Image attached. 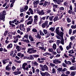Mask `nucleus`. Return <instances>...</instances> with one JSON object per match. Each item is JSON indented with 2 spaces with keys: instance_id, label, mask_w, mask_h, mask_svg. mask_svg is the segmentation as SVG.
I'll return each mask as SVG.
<instances>
[{
  "instance_id": "obj_1",
  "label": "nucleus",
  "mask_w": 76,
  "mask_h": 76,
  "mask_svg": "<svg viewBox=\"0 0 76 76\" xmlns=\"http://www.w3.org/2000/svg\"><path fill=\"white\" fill-rule=\"evenodd\" d=\"M6 15V11H4L1 13L0 15V20H2L3 21L5 20V15Z\"/></svg>"
},
{
  "instance_id": "obj_2",
  "label": "nucleus",
  "mask_w": 76,
  "mask_h": 76,
  "mask_svg": "<svg viewBox=\"0 0 76 76\" xmlns=\"http://www.w3.org/2000/svg\"><path fill=\"white\" fill-rule=\"evenodd\" d=\"M22 67L23 70H29V69L28 68V66L27 65V63H24L22 65Z\"/></svg>"
},
{
  "instance_id": "obj_3",
  "label": "nucleus",
  "mask_w": 76,
  "mask_h": 76,
  "mask_svg": "<svg viewBox=\"0 0 76 76\" xmlns=\"http://www.w3.org/2000/svg\"><path fill=\"white\" fill-rule=\"evenodd\" d=\"M37 13L39 15H44L45 14V12H44V10H41V11L39 10H38Z\"/></svg>"
},
{
  "instance_id": "obj_4",
  "label": "nucleus",
  "mask_w": 76,
  "mask_h": 76,
  "mask_svg": "<svg viewBox=\"0 0 76 76\" xmlns=\"http://www.w3.org/2000/svg\"><path fill=\"white\" fill-rule=\"evenodd\" d=\"M17 70L13 72L15 75H19L21 73V72L19 71V69H17Z\"/></svg>"
},
{
  "instance_id": "obj_5",
  "label": "nucleus",
  "mask_w": 76,
  "mask_h": 76,
  "mask_svg": "<svg viewBox=\"0 0 76 76\" xmlns=\"http://www.w3.org/2000/svg\"><path fill=\"white\" fill-rule=\"evenodd\" d=\"M34 22L35 23H36V22H38V17L37 15H36L34 16Z\"/></svg>"
},
{
  "instance_id": "obj_6",
  "label": "nucleus",
  "mask_w": 76,
  "mask_h": 76,
  "mask_svg": "<svg viewBox=\"0 0 76 76\" xmlns=\"http://www.w3.org/2000/svg\"><path fill=\"white\" fill-rule=\"evenodd\" d=\"M47 25H48V21H46L45 23H43L42 24V28H45L46 26H47Z\"/></svg>"
},
{
  "instance_id": "obj_7",
  "label": "nucleus",
  "mask_w": 76,
  "mask_h": 76,
  "mask_svg": "<svg viewBox=\"0 0 76 76\" xmlns=\"http://www.w3.org/2000/svg\"><path fill=\"white\" fill-rule=\"evenodd\" d=\"M64 62L66 64H68V65H71V64H72V63H71V62H70V61H67L66 60H65Z\"/></svg>"
},
{
  "instance_id": "obj_8",
  "label": "nucleus",
  "mask_w": 76,
  "mask_h": 76,
  "mask_svg": "<svg viewBox=\"0 0 76 76\" xmlns=\"http://www.w3.org/2000/svg\"><path fill=\"white\" fill-rule=\"evenodd\" d=\"M63 1V0H56V2L58 4H61V3Z\"/></svg>"
},
{
  "instance_id": "obj_9",
  "label": "nucleus",
  "mask_w": 76,
  "mask_h": 76,
  "mask_svg": "<svg viewBox=\"0 0 76 76\" xmlns=\"http://www.w3.org/2000/svg\"><path fill=\"white\" fill-rule=\"evenodd\" d=\"M21 47H19V46H17L16 47V49L17 50V51L19 52L21 50Z\"/></svg>"
},
{
  "instance_id": "obj_10",
  "label": "nucleus",
  "mask_w": 76,
  "mask_h": 76,
  "mask_svg": "<svg viewBox=\"0 0 76 76\" xmlns=\"http://www.w3.org/2000/svg\"><path fill=\"white\" fill-rule=\"evenodd\" d=\"M29 39L31 41H34V38L32 37V35H30L29 37Z\"/></svg>"
},
{
  "instance_id": "obj_11",
  "label": "nucleus",
  "mask_w": 76,
  "mask_h": 76,
  "mask_svg": "<svg viewBox=\"0 0 76 76\" xmlns=\"http://www.w3.org/2000/svg\"><path fill=\"white\" fill-rule=\"evenodd\" d=\"M43 76H50V75L47 72H45L44 73H43Z\"/></svg>"
},
{
  "instance_id": "obj_12",
  "label": "nucleus",
  "mask_w": 76,
  "mask_h": 76,
  "mask_svg": "<svg viewBox=\"0 0 76 76\" xmlns=\"http://www.w3.org/2000/svg\"><path fill=\"white\" fill-rule=\"evenodd\" d=\"M73 12V10H69L68 11V13H69V14H72V15H75V13L74 12Z\"/></svg>"
},
{
  "instance_id": "obj_13",
  "label": "nucleus",
  "mask_w": 76,
  "mask_h": 76,
  "mask_svg": "<svg viewBox=\"0 0 76 76\" xmlns=\"http://www.w3.org/2000/svg\"><path fill=\"white\" fill-rule=\"evenodd\" d=\"M37 35H35V37L37 38H38V39H40L41 38V36L39 35V33H37Z\"/></svg>"
},
{
  "instance_id": "obj_14",
  "label": "nucleus",
  "mask_w": 76,
  "mask_h": 76,
  "mask_svg": "<svg viewBox=\"0 0 76 76\" xmlns=\"http://www.w3.org/2000/svg\"><path fill=\"white\" fill-rule=\"evenodd\" d=\"M64 34V33L61 31H60L59 33V34L58 35L60 36L61 38H63V34Z\"/></svg>"
},
{
  "instance_id": "obj_15",
  "label": "nucleus",
  "mask_w": 76,
  "mask_h": 76,
  "mask_svg": "<svg viewBox=\"0 0 76 76\" xmlns=\"http://www.w3.org/2000/svg\"><path fill=\"white\" fill-rule=\"evenodd\" d=\"M62 68H58L57 69V70L58 71V73H60V72H61L62 71Z\"/></svg>"
},
{
  "instance_id": "obj_16",
  "label": "nucleus",
  "mask_w": 76,
  "mask_h": 76,
  "mask_svg": "<svg viewBox=\"0 0 76 76\" xmlns=\"http://www.w3.org/2000/svg\"><path fill=\"white\" fill-rule=\"evenodd\" d=\"M12 46L13 45H12V44L10 43L7 46V48L8 49L9 48H12Z\"/></svg>"
},
{
  "instance_id": "obj_17",
  "label": "nucleus",
  "mask_w": 76,
  "mask_h": 76,
  "mask_svg": "<svg viewBox=\"0 0 76 76\" xmlns=\"http://www.w3.org/2000/svg\"><path fill=\"white\" fill-rule=\"evenodd\" d=\"M38 48L39 49H41V50H44L45 51H46V49H45V48L44 49V47H41L39 46L38 47Z\"/></svg>"
},
{
  "instance_id": "obj_18",
  "label": "nucleus",
  "mask_w": 76,
  "mask_h": 76,
  "mask_svg": "<svg viewBox=\"0 0 76 76\" xmlns=\"http://www.w3.org/2000/svg\"><path fill=\"white\" fill-rule=\"evenodd\" d=\"M21 41H23V42H26V43H29V42H30V41H29V40H28V39H25L24 40H21Z\"/></svg>"
},
{
  "instance_id": "obj_19",
  "label": "nucleus",
  "mask_w": 76,
  "mask_h": 76,
  "mask_svg": "<svg viewBox=\"0 0 76 76\" xmlns=\"http://www.w3.org/2000/svg\"><path fill=\"white\" fill-rule=\"evenodd\" d=\"M43 55L44 56H47V55H48V56H51V53H49L46 52L44 53Z\"/></svg>"
},
{
  "instance_id": "obj_20",
  "label": "nucleus",
  "mask_w": 76,
  "mask_h": 76,
  "mask_svg": "<svg viewBox=\"0 0 76 76\" xmlns=\"http://www.w3.org/2000/svg\"><path fill=\"white\" fill-rule=\"evenodd\" d=\"M2 62L4 64H6V63L9 62V61H7V59H4L2 61Z\"/></svg>"
},
{
  "instance_id": "obj_21",
  "label": "nucleus",
  "mask_w": 76,
  "mask_h": 76,
  "mask_svg": "<svg viewBox=\"0 0 76 76\" xmlns=\"http://www.w3.org/2000/svg\"><path fill=\"white\" fill-rule=\"evenodd\" d=\"M39 3V0L35 1L34 2V5H37Z\"/></svg>"
},
{
  "instance_id": "obj_22",
  "label": "nucleus",
  "mask_w": 76,
  "mask_h": 76,
  "mask_svg": "<svg viewBox=\"0 0 76 76\" xmlns=\"http://www.w3.org/2000/svg\"><path fill=\"white\" fill-rule=\"evenodd\" d=\"M76 69L75 68V67L74 66H72L70 68V69L72 70H75Z\"/></svg>"
},
{
  "instance_id": "obj_23",
  "label": "nucleus",
  "mask_w": 76,
  "mask_h": 76,
  "mask_svg": "<svg viewBox=\"0 0 76 76\" xmlns=\"http://www.w3.org/2000/svg\"><path fill=\"white\" fill-rule=\"evenodd\" d=\"M58 19H59L58 18V16H56L54 18L53 21L54 22H56V21H57V20H58Z\"/></svg>"
},
{
  "instance_id": "obj_24",
  "label": "nucleus",
  "mask_w": 76,
  "mask_h": 76,
  "mask_svg": "<svg viewBox=\"0 0 76 76\" xmlns=\"http://www.w3.org/2000/svg\"><path fill=\"white\" fill-rule=\"evenodd\" d=\"M39 32L40 35H42V36H44L45 35V34H44V33L42 32V31H41V30H39Z\"/></svg>"
},
{
  "instance_id": "obj_25",
  "label": "nucleus",
  "mask_w": 76,
  "mask_h": 76,
  "mask_svg": "<svg viewBox=\"0 0 76 76\" xmlns=\"http://www.w3.org/2000/svg\"><path fill=\"white\" fill-rule=\"evenodd\" d=\"M18 38L15 37V39L13 41V42H14V43H17V42H18Z\"/></svg>"
},
{
  "instance_id": "obj_26",
  "label": "nucleus",
  "mask_w": 76,
  "mask_h": 76,
  "mask_svg": "<svg viewBox=\"0 0 76 76\" xmlns=\"http://www.w3.org/2000/svg\"><path fill=\"white\" fill-rule=\"evenodd\" d=\"M69 53H70V54H74L75 53V52L73 50H69L68 52Z\"/></svg>"
},
{
  "instance_id": "obj_27",
  "label": "nucleus",
  "mask_w": 76,
  "mask_h": 76,
  "mask_svg": "<svg viewBox=\"0 0 76 76\" xmlns=\"http://www.w3.org/2000/svg\"><path fill=\"white\" fill-rule=\"evenodd\" d=\"M6 70H8V71H10V70H11V68L10 67H9V66H7L6 67Z\"/></svg>"
},
{
  "instance_id": "obj_28",
  "label": "nucleus",
  "mask_w": 76,
  "mask_h": 76,
  "mask_svg": "<svg viewBox=\"0 0 76 76\" xmlns=\"http://www.w3.org/2000/svg\"><path fill=\"white\" fill-rule=\"evenodd\" d=\"M43 67H44V69L46 70H48V68L46 65H44L43 66Z\"/></svg>"
},
{
  "instance_id": "obj_29",
  "label": "nucleus",
  "mask_w": 76,
  "mask_h": 76,
  "mask_svg": "<svg viewBox=\"0 0 76 76\" xmlns=\"http://www.w3.org/2000/svg\"><path fill=\"white\" fill-rule=\"evenodd\" d=\"M29 11H30V12L31 14L32 15H33L34 14V13L33 12V10H32V9L31 8H30L29 9Z\"/></svg>"
},
{
  "instance_id": "obj_30",
  "label": "nucleus",
  "mask_w": 76,
  "mask_h": 76,
  "mask_svg": "<svg viewBox=\"0 0 76 76\" xmlns=\"http://www.w3.org/2000/svg\"><path fill=\"white\" fill-rule=\"evenodd\" d=\"M56 47H57L56 44H54L53 46V49L54 50H56Z\"/></svg>"
},
{
  "instance_id": "obj_31",
  "label": "nucleus",
  "mask_w": 76,
  "mask_h": 76,
  "mask_svg": "<svg viewBox=\"0 0 76 76\" xmlns=\"http://www.w3.org/2000/svg\"><path fill=\"white\" fill-rule=\"evenodd\" d=\"M55 30V27H51L50 29L49 30H50V31H51L52 32H53Z\"/></svg>"
},
{
  "instance_id": "obj_32",
  "label": "nucleus",
  "mask_w": 76,
  "mask_h": 76,
  "mask_svg": "<svg viewBox=\"0 0 76 76\" xmlns=\"http://www.w3.org/2000/svg\"><path fill=\"white\" fill-rule=\"evenodd\" d=\"M52 73H56V69L54 68H53L52 70Z\"/></svg>"
},
{
  "instance_id": "obj_33",
  "label": "nucleus",
  "mask_w": 76,
  "mask_h": 76,
  "mask_svg": "<svg viewBox=\"0 0 76 76\" xmlns=\"http://www.w3.org/2000/svg\"><path fill=\"white\" fill-rule=\"evenodd\" d=\"M63 13L62 12L59 15V19H61L62 18L63 16V15L62 14Z\"/></svg>"
},
{
  "instance_id": "obj_34",
  "label": "nucleus",
  "mask_w": 76,
  "mask_h": 76,
  "mask_svg": "<svg viewBox=\"0 0 76 76\" xmlns=\"http://www.w3.org/2000/svg\"><path fill=\"white\" fill-rule=\"evenodd\" d=\"M33 64L35 66H38V64L37 63V61H35L33 63Z\"/></svg>"
},
{
  "instance_id": "obj_35",
  "label": "nucleus",
  "mask_w": 76,
  "mask_h": 76,
  "mask_svg": "<svg viewBox=\"0 0 76 76\" xmlns=\"http://www.w3.org/2000/svg\"><path fill=\"white\" fill-rule=\"evenodd\" d=\"M56 33L58 35L60 33V31L58 29H57V28L56 29Z\"/></svg>"
},
{
  "instance_id": "obj_36",
  "label": "nucleus",
  "mask_w": 76,
  "mask_h": 76,
  "mask_svg": "<svg viewBox=\"0 0 76 76\" xmlns=\"http://www.w3.org/2000/svg\"><path fill=\"white\" fill-rule=\"evenodd\" d=\"M64 39H62L61 40V43L62 44V45H64Z\"/></svg>"
},
{
  "instance_id": "obj_37",
  "label": "nucleus",
  "mask_w": 76,
  "mask_h": 76,
  "mask_svg": "<svg viewBox=\"0 0 76 76\" xmlns=\"http://www.w3.org/2000/svg\"><path fill=\"white\" fill-rule=\"evenodd\" d=\"M57 53L58 54H60V53H61V51L60 50V49L59 48H58L56 50Z\"/></svg>"
},
{
  "instance_id": "obj_38",
  "label": "nucleus",
  "mask_w": 76,
  "mask_h": 76,
  "mask_svg": "<svg viewBox=\"0 0 76 76\" xmlns=\"http://www.w3.org/2000/svg\"><path fill=\"white\" fill-rule=\"evenodd\" d=\"M48 51L49 52H51V53H52L53 52V48H50L48 49Z\"/></svg>"
},
{
  "instance_id": "obj_39",
  "label": "nucleus",
  "mask_w": 76,
  "mask_h": 76,
  "mask_svg": "<svg viewBox=\"0 0 76 76\" xmlns=\"http://www.w3.org/2000/svg\"><path fill=\"white\" fill-rule=\"evenodd\" d=\"M34 57L32 56V55L30 56V57L29 58V60H34Z\"/></svg>"
},
{
  "instance_id": "obj_40",
  "label": "nucleus",
  "mask_w": 76,
  "mask_h": 76,
  "mask_svg": "<svg viewBox=\"0 0 76 76\" xmlns=\"http://www.w3.org/2000/svg\"><path fill=\"white\" fill-rule=\"evenodd\" d=\"M48 4V2L47 1H45L44 2V4L43 5L44 6H46Z\"/></svg>"
},
{
  "instance_id": "obj_41",
  "label": "nucleus",
  "mask_w": 76,
  "mask_h": 76,
  "mask_svg": "<svg viewBox=\"0 0 76 76\" xmlns=\"http://www.w3.org/2000/svg\"><path fill=\"white\" fill-rule=\"evenodd\" d=\"M54 18V16H52V17H49V19L50 20V21H52L53 20V18Z\"/></svg>"
},
{
  "instance_id": "obj_42",
  "label": "nucleus",
  "mask_w": 76,
  "mask_h": 76,
  "mask_svg": "<svg viewBox=\"0 0 76 76\" xmlns=\"http://www.w3.org/2000/svg\"><path fill=\"white\" fill-rule=\"evenodd\" d=\"M32 32H38V31L37 30V29L36 28H33L32 30Z\"/></svg>"
},
{
  "instance_id": "obj_43",
  "label": "nucleus",
  "mask_w": 76,
  "mask_h": 76,
  "mask_svg": "<svg viewBox=\"0 0 76 76\" xmlns=\"http://www.w3.org/2000/svg\"><path fill=\"white\" fill-rule=\"evenodd\" d=\"M50 66H51V67H54V66H55L56 65H55V64H53L52 63H50Z\"/></svg>"
},
{
  "instance_id": "obj_44",
  "label": "nucleus",
  "mask_w": 76,
  "mask_h": 76,
  "mask_svg": "<svg viewBox=\"0 0 76 76\" xmlns=\"http://www.w3.org/2000/svg\"><path fill=\"white\" fill-rule=\"evenodd\" d=\"M75 75V72H72L70 74L71 76H74Z\"/></svg>"
},
{
  "instance_id": "obj_45",
  "label": "nucleus",
  "mask_w": 76,
  "mask_h": 76,
  "mask_svg": "<svg viewBox=\"0 0 76 76\" xmlns=\"http://www.w3.org/2000/svg\"><path fill=\"white\" fill-rule=\"evenodd\" d=\"M58 60L57 59H55L53 61V62L55 64H57V61Z\"/></svg>"
},
{
  "instance_id": "obj_46",
  "label": "nucleus",
  "mask_w": 76,
  "mask_h": 76,
  "mask_svg": "<svg viewBox=\"0 0 76 76\" xmlns=\"http://www.w3.org/2000/svg\"><path fill=\"white\" fill-rule=\"evenodd\" d=\"M43 32L45 35H46L47 34V30L44 29Z\"/></svg>"
},
{
  "instance_id": "obj_47",
  "label": "nucleus",
  "mask_w": 76,
  "mask_h": 76,
  "mask_svg": "<svg viewBox=\"0 0 76 76\" xmlns=\"http://www.w3.org/2000/svg\"><path fill=\"white\" fill-rule=\"evenodd\" d=\"M71 28H72V29H76V25H72L71 26Z\"/></svg>"
},
{
  "instance_id": "obj_48",
  "label": "nucleus",
  "mask_w": 76,
  "mask_h": 76,
  "mask_svg": "<svg viewBox=\"0 0 76 76\" xmlns=\"http://www.w3.org/2000/svg\"><path fill=\"white\" fill-rule=\"evenodd\" d=\"M67 20L68 23H70L71 22V20L69 18H67Z\"/></svg>"
},
{
  "instance_id": "obj_49",
  "label": "nucleus",
  "mask_w": 76,
  "mask_h": 76,
  "mask_svg": "<svg viewBox=\"0 0 76 76\" xmlns=\"http://www.w3.org/2000/svg\"><path fill=\"white\" fill-rule=\"evenodd\" d=\"M33 50V48H30L29 49H28L27 51V52L29 53V52H30L31 51H32V50Z\"/></svg>"
},
{
  "instance_id": "obj_50",
  "label": "nucleus",
  "mask_w": 76,
  "mask_h": 76,
  "mask_svg": "<svg viewBox=\"0 0 76 76\" xmlns=\"http://www.w3.org/2000/svg\"><path fill=\"white\" fill-rule=\"evenodd\" d=\"M59 10H62V11H63L64 10V8L63 7H61L59 8Z\"/></svg>"
},
{
  "instance_id": "obj_51",
  "label": "nucleus",
  "mask_w": 76,
  "mask_h": 76,
  "mask_svg": "<svg viewBox=\"0 0 76 76\" xmlns=\"http://www.w3.org/2000/svg\"><path fill=\"white\" fill-rule=\"evenodd\" d=\"M8 32H9V31L7 30L5 31L4 34V36H6V35H7V33H8Z\"/></svg>"
},
{
  "instance_id": "obj_52",
  "label": "nucleus",
  "mask_w": 76,
  "mask_h": 76,
  "mask_svg": "<svg viewBox=\"0 0 76 76\" xmlns=\"http://www.w3.org/2000/svg\"><path fill=\"white\" fill-rule=\"evenodd\" d=\"M53 21L52 22H50L49 23V25H48L47 26V28H48V27H49V25H51L52 24H53Z\"/></svg>"
},
{
  "instance_id": "obj_53",
  "label": "nucleus",
  "mask_w": 76,
  "mask_h": 76,
  "mask_svg": "<svg viewBox=\"0 0 76 76\" xmlns=\"http://www.w3.org/2000/svg\"><path fill=\"white\" fill-rule=\"evenodd\" d=\"M71 41H73L75 40V37L72 36L70 37Z\"/></svg>"
},
{
  "instance_id": "obj_54",
  "label": "nucleus",
  "mask_w": 76,
  "mask_h": 76,
  "mask_svg": "<svg viewBox=\"0 0 76 76\" xmlns=\"http://www.w3.org/2000/svg\"><path fill=\"white\" fill-rule=\"evenodd\" d=\"M72 29H70L69 30V35H70L72 34Z\"/></svg>"
},
{
  "instance_id": "obj_55",
  "label": "nucleus",
  "mask_w": 76,
  "mask_h": 76,
  "mask_svg": "<svg viewBox=\"0 0 76 76\" xmlns=\"http://www.w3.org/2000/svg\"><path fill=\"white\" fill-rule=\"evenodd\" d=\"M31 69H32V72L33 73H35V68L34 67H32Z\"/></svg>"
},
{
  "instance_id": "obj_56",
  "label": "nucleus",
  "mask_w": 76,
  "mask_h": 76,
  "mask_svg": "<svg viewBox=\"0 0 76 76\" xmlns=\"http://www.w3.org/2000/svg\"><path fill=\"white\" fill-rule=\"evenodd\" d=\"M67 71V69L66 68H64L63 69H62L61 71V72H66V71Z\"/></svg>"
},
{
  "instance_id": "obj_57",
  "label": "nucleus",
  "mask_w": 76,
  "mask_h": 76,
  "mask_svg": "<svg viewBox=\"0 0 76 76\" xmlns=\"http://www.w3.org/2000/svg\"><path fill=\"white\" fill-rule=\"evenodd\" d=\"M28 6H26L25 7L24 9L25 10H28Z\"/></svg>"
},
{
  "instance_id": "obj_58",
  "label": "nucleus",
  "mask_w": 76,
  "mask_h": 76,
  "mask_svg": "<svg viewBox=\"0 0 76 76\" xmlns=\"http://www.w3.org/2000/svg\"><path fill=\"white\" fill-rule=\"evenodd\" d=\"M32 52V53H36L37 51V50H34L33 49V50L31 51Z\"/></svg>"
},
{
  "instance_id": "obj_59",
  "label": "nucleus",
  "mask_w": 76,
  "mask_h": 76,
  "mask_svg": "<svg viewBox=\"0 0 76 76\" xmlns=\"http://www.w3.org/2000/svg\"><path fill=\"white\" fill-rule=\"evenodd\" d=\"M64 5L65 6H67V1L65 2L64 3Z\"/></svg>"
},
{
  "instance_id": "obj_60",
  "label": "nucleus",
  "mask_w": 76,
  "mask_h": 76,
  "mask_svg": "<svg viewBox=\"0 0 76 76\" xmlns=\"http://www.w3.org/2000/svg\"><path fill=\"white\" fill-rule=\"evenodd\" d=\"M53 7H55V8H58V5L56 4H53Z\"/></svg>"
},
{
  "instance_id": "obj_61",
  "label": "nucleus",
  "mask_w": 76,
  "mask_h": 76,
  "mask_svg": "<svg viewBox=\"0 0 76 76\" xmlns=\"http://www.w3.org/2000/svg\"><path fill=\"white\" fill-rule=\"evenodd\" d=\"M43 23V21H42V20H41L40 19V21H39V25H41V24Z\"/></svg>"
},
{
  "instance_id": "obj_62",
  "label": "nucleus",
  "mask_w": 76,
  "mask_h": 76,
  "mask_svg": "<svg viewBox=\"0 0 76 76\" xmlns=\"http://www.w3.org/2000/svg\"><path fill=\"white\" fill-rule=\"evenodd\" d=\"M15 61L16 63H21V61H17L16 60H15Z\"/></svg>"
},
{
  "instance_id": "obj_63",
  "label": "nucleus",
  "mask_w": 76,
  "mask_h": 76,
  "mask_svg": "<svg viewBox=\"0 0 76 76\" xmlns=\"http://www.w3.org/2000/svg\"><path fill=\"white\" fill-rule=\"evenodd\" d=\"M56 37L58 39H60V40H61V38L60 37H59V36H56Z\"/></svg>"
},
{
  "instance_id": "obj_64",
  "label": "nucleus",
  "mask_w": 76,
  "mask_h": 76,
  "mask_svg": "<svg viewBox=\"0 0 76 76\" xmlns=\"http://www.w3.org/2000/svg\"><path fill=\"white\" fill-rule=\"evenodd\" d=\"M12 70L14 71V70H15V69H16V67H15L14 66H13L12 68Z\"/></svg>"
}]
</instances>
